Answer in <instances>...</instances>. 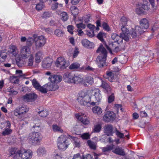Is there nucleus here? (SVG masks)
<instances>
[{
	"label": "nucleus",
	"mask_w": 159,
	"mask_h": 159,
	"mask_svg": "<svg viewBox=\"0 0 159 159\" xmlns=\"http://www.w3.org/2000/svg\"><path fill=\"white\" fill-rule=\"evenodd\" d=\"M41 134L38 132L34 131L30 133L27 137L28 142L33 145H38L42 139Z\"/></svg>",
	"instance_id": "f03ea898"
},
{
	"label": "nucleus",
	"mask_w": 159,
	"mask_h": 159,
	"mask_svg": "<svg viewBox=\"0 0 159 159\" xmlns=\"http://www.w3.org/2000/svg\"><path fill=\"white\" fill-rule=\"evenodd\" d=\"M115 74V72L114 71H107L106 72L107 76V78L109 81L111 82H113L115 80V77L116 76Z\"/></svg>",
	"instance_id": "6ab92c4d"
},
{
	"label": "nucleus",
	"mask_w": 159,
	"mask_h": 159,
	"mask_svg": "<svg viewBox=\"0 0 159 159\" xmlns=\"http://www.w3.org/2000/svg\"><path fill=\"white\" fill-rule=\"evenodd\" d=\"M8 91L10 93V94L16 95L18 93V92L15 90L13 88H10Z\"/></svg>",
	"instance_id": "69168bd1"
},
{
	"label": "nucleus",
	"mask_w": 159,
	"mask_h": 159,
	"mask_svg": "<svg viewBox=\"0 0 159 159\" xmlns=\"http://www.w3.org/2000/svg\"><path fill=\"white\" fill-rule=\"evenodd\" d=\"M9 51L14 56L16 57L18 53L17 49L16 47L14 46H11L9 48Z\"/></svg>",
	"instance_id": "c756f323"
},
{
	"label": "nucleus",
	"mask_w": 159,
	"mask_h": 159,
	"mask_svg": "<svg viewBox=\"0 0 159 159\" xmlns=\"http://www.w3.org/2000/svg\"><path fill=\"white\" fill-rule=\"evenodd\" d=\"M11 131L12 130L10 128H6L4 129L2 134L3 136L8 135L11 133Z\"/></svg>",
	"instance_id": "de8ad7c7"
},
{
	"label": "nucleus",
	"mask_w": 159,
	"mask_h": 159,
	"mask_svg": "<svg viewBox=\"0 0 159 159\" xmlns=\"http://www.w3.org/2000/svg\"><path fill=\"white\" fill-rule=\"evenodd\" d=\"M52 129L54 132L61 133H62L63 132V130L61 129V127L57 125H52Z\"/></svg>",
	"instance_id": "473e14b6"
},
{
	"label": "nucleus",
	"mask_w": 159,
	"mask_h": 159,
	"mask_svg": "<svg viewBox=\"0 0 159 159\" xmlns=\"http://www.w3.org/2000/svg\"><path fill=\"white\" fill-rule=\"evenodd\" d=\"M123 49V48L122 46H121L120 45H119V46H116L114 48L113 51L114 52H117L120 51Z\"/></svg>",
	"instance_id": "13d9d810"
},
{
	"label": "nucleus",
	"mask_w": 159,
	"mask_h": 159,
	"mask_svg": "<svg viewBox=\"0 0 159 159\" xmlns=\"http://www.w3.org/2000/svg\"><path fill=\"white\" fill-rule=\"evenodd\" d=\"M61 19L63 21H66L68 19L69 16L67 13L66 12H62L60 15Z\"/></svg>",
	"instance_id": "2f4dec72"
},
{
	"label": "nucleus",
	"mask_w": 159,
	"mask_h": 159,
	"mask_svg": "<svg viewBox=\"0 0 159 159\" xmlns=\"http://www.w3.org/2000/svg\"><path fill=\"white\" fill-rule=\"evenodd\" d=\"M107 56H103L99 55L97 57L96 61L97 64L99 67H103L107 66L106 62Z\"/></svg>",
	"instance_id": "9d476101"
},
{
	"label": "nucleus",
	"mask_w": 159,
	"mask_h": 159,
	"mask_svg": "<svg viewBox=\"0 0 159 159\" xmlns=\"http://www.w3.org/2000/svg\"><path fill=\"white\" fill-rule=\"evenodd\" d=\"M131 34L132 37L134 38L139 35L138 34L137 31L135 30L132 29V30L131 31Z\"/></svg>",
	"instance_id": "e2e57ef3"
},
{
	"label": "nucleus",
	"mask_w": 159,
	"mask_h": 159,
	"mask_svg": "<svg viewBox=\"0 0 159 159\" xmlns=\"http://www.w3.org/2000/svg\"><path fill=\"white\" fill-rule=\"evenodd\" d=\"M111 37L115 42H117L118 44H119V42L122 43L123 39L126 41H128L129 40V38L127 36H125L124 34H120L118 35L116 33H113L111 34Z\"/></svg>",
	"instance_id": "0eeeda50"
},
{
	"label": "nucleus",
	"mask_w": 159,
	"mask_h": 159,
	"mask_svg": "<svg viewBox=\"0 0 159 159\" xmlns=\"http://www.w3.org/2000/svg\"><path fill=\"white\" fill-rule=\"evenodd\" d=\"M113 126L111 125H107L105 126L104 130L106 134L108 136L112 135L113 132Z\"/></svg>",
	"instance_id": "2eb2a0df"
},
{
	"label": "nucleus",
	"mask_w": 159,
	"mask_h": 159,
	"mask_svg": "<svg viewBox=\"0 0 159 159\" xmlns=\"http://www.w3.org/2000/svg\"><path fill=\"white\" fill-rule=\"evenodd\" d=\"M32 84L33 86L36 90L39 89L41 85L39 82L35 79H33L32 81Z\"/></svg>",
	"instance_id": "c85d7f7f"
},
{
	"label": "nucleus",
	"mask_w": 159,
	"mask_h": 159,
	"mask_svg": "<svg viewBox=\"0 0 159 159\" xmlns=\"http://www.w3.org/2000/svg\"><path fill=\"white\" fill-rule=\"evenodd\" d=\"M16 74L18 75L17 76L18 78L22 77L24 78L25 76V74L23 73L22 71L21 70H16Z\"/></svg>",
	"instance_id": "3c124183"
},
{
	"label": "nucleus",
	"mask_w": 159,
	"mask_h": 159,
	"mask_svg": "<svg viewBox=\"0 0 159 159\" xmlns=\"http://www.w3.org/2000/svg\"><path fill=\"white\" fill-rule=\"evenodd\" d=\"M33 42V39L32 38L28 39L26 42V44L28 47L30 46Z\"/></svg>",
	"instance_id": "338daca9"
},
{
	"label": "nucleus",
	"mask_w": 159,
	"mask_h": 159,
	"mask_svg": "<svg viewBox=\"0 0 159 159\" xmlns=\"http://www.w3.org/2000/svg\"><path fill=\"white\" fill-rule=\"evenodd\" d=\"M67 138L66 136L62 135L59 137L58 139L57 146L61 150H65L69 144L67 142Z\"/></svg>",
	"instance_id": "20e7f679"
},
{
	"label": "nucleus",
	"mask_w": 159,
	"mask_h": 159,
	"mask_svg": "<svg viewBox=\"0 0 159 159\" xmlns=\"http://www.w3.org/2000/svg\"><path fill=\"white\" fill-rule=\"evenodd\" d=\"M51 16V13L49 12H45L43 14L42 16L43 18L46 19L50 17Z\"/></svg>",
	"instance_id": "4d7b16f0"
},
{
	"label": "nucleus",
	"mask_w": 159,
	"mask_h": 159,
	"mask_svg": "<svg viewBox=\"0 0 159 159\" xmlns=\"http://www.w3.org/2000/svg\"><path fill=\"white\" fill-rule=\"evenodd\" d=\"M53 60L50 58H45L42 62V67L46 69H49L52 65Z\"/></svg>",
	"instance_id": "f8f14e48"
},
{
	"label": "nucleus",
	"mask_w": 159,
	"mask_h": 159,
	"mask_svg": "<svg viewBox=\"0 0 159 159\" xmlns=\"http://www.w3.org/2000/svg\"><path fill=\"white\" fill-rule=\"evenodd\" d=\"M115 132L116 135L118 137L120 138H124V134L120 132L117 128L115 129Z\"/></svg>",
	"instance_id": "6e6d98bb"
},
{
	"label": "nucleus",
	"mask_w": 159,
	"mask_h": 159,
	"mask_svg": "<svg viewBox=\"0 0 159 159\" xmlns=\"http://www.w3.org/2000/svg\"><path fill=\"white\" fill-rule=\"evenodd\" d=\"M113 148V146L108 145L106 147L102 148V150L104 152L112 150Z\"/></svg>",
	"instance_id": "5fc2aeb1"
},
{
	"label": "nucleus",
	"mask_w": 159,
	"mask_h": 159,
	"mask_svg": "<svg viewBox=\"0 0 159 159\" xmlns=\"http://www.w3.org/2000/svg\"><path fill=\"white\" fill-rule=\"evenodd\" d=\"M73 82L75 84H78L81 83L83 84V78L81 77L80 75H74L73 79Z\"/></svg>",
	"instance_id": "a878e982"
},
{
	"label": "nucleus",
	"mask_w": 159,
	"mask_h": 159,
	"mask_svg": "<svg viewBox=\"0 0 159 159\" xmlns=\"http://www.w3.org/2000/svg\"><path fill=\"white\" fill-rule=\"evenodd\" d=\"M29 47L27 46H22L20 50V52L21 56L23 57H26L27 56V54L30 52Z\"/></svg>",
	"instance_id": "a211bd4d"
},
{
	"label": "nucleus",
	"mask_w": 159,
	"mask_h": 159,
	"mask_svg": "<svg viewBox=\"0 0 159 159\" xmlns=\"http://www.w3.org/2000/svg\"><path fill=\"white\" fill-rule=\"evenodd\" d=\"M93 112L98 115L100 114L102 112V110L101 108L98 106H95L92 108Z\"/></svg>",
	"instance_id": "cd10ccee"
},
{
	"label": "nucleus",
	"mask_w": 159,
	"mask_h": 159,
	"mask_svg": "<svg viewBox=\"0 0 159 159\" xmlns=\"http://www.w3.org/2000/svg\"><path fill=\"white\" fill-rule=\"evenodd\" d=\"M101 125L100 124H98L94 125V129H93V131L94 132L98 133L101 131Z\"/></svg>",
	"instance_id": "ea45409f"
},
{
	"label": "nucleus",
	"mask_w": 159,
	"mask_h": 159,
	"mask_svg": "<svg viewBox=\"0 0 159 159\" xmlns=\"http://www.w3.org/2000/svg\"><path fill=\"white\" fill-rule=\"evenodd\" d=\"M140 25L143 29H146L149 27V22L148 20L144 18L141 19L139 22Z\"/></svg>",
	"instance_id": "412c9836"
},
{
	"label": "nucleus",
	"mask_w": 159,
	"mask_h": 159,
	"mask_svg": "<svg viewBox=\"0 0 159 159\" xmlns=\"http://www.w3.org/2000/svg\"><path fill=\"white\" fill-rule=\"evenodd\" d=\"M34 58L32 57H30L29 59L28 62V65L29 66H32L33 65Z\"/></svg>",
	"instance_id": "774afa93"
},
{
	"label": "nucleus",
	"mask_w": 159,
	"mask_h": 159,
	"mask_svg": "<svg viewBox=\"0 0 159 159\" xmlns=\"http://www.w3.org/2000/svg\"><path fill=\"white\" fill-rule=\"evenodd\" d=\"M29 108L25 105L19 106L14 111V115L21 118L23 114L26 113L29 111Z\"/></svg>",
	"instance_id": "423d86ee"
},
{
	"label": "nucleus",
	"mask_w": 159,
	"mask_h": 159,
	"mask_svg": "<svg viewBox=\"0 0 159 159\" xmlns=\"http://www.w3.org/2000/svg\"><path fill=\"white\" fill-rule=\"evenodd\" d=\"M46 85L48 91H54L59 88L58 85L51 82L48 83Z\"/></svg>",
	"instance_id": "f3484780"
},
{
	"label": "nucleus",
	"mask_w": 159,
	"mask_h": 159,
	"mask_svg": "<svg viewBox=\"0 0 159 159\" xmlns=\"http://www.w3.org/2000/svg\"><path fill=\"white\" fill-rule=\"evenodd\" d=\"M54 34L57 36L61 37L63 36L64 32L59 29H56L54 32Z\"/></svg>",
	"instance_id": "c9c22d12"
},
{
	"label": "nucleus",
	"mask_w": 159,
	"mask_h": 159,
	"mask_svg": "<svg viewBox=\"0 0 159 159\" xmlns=\"http://www.w3.org/2000/svg\"><path fill=\"white\" fill-rule=\"evenodd\" d=\"M115 97L113 93H112L110 96H109L108 97V102L111 103L114 101Z\"/></svg>",
	"instance_id": "bf43d9fd"
},
{
	"label": "nucleus",
	"mask_w": 159,
	"mask_h": 159,
	"mask_svg": "<svg viewBox=\"0 0 159 159\" xmlns=\"http://www.w3.org/2000/svg\"><path fill=\"white\" fill-rule=\"evenodd\" d=\"M91 98L88 95L86 92L85 91H81L79 94V96L77 99L78 102L82 105H86L88 103L90 104L94 105L95 104L94 102H90Z\"/></svg>",
	"instance_id": "7ed1b4c3"
},
{
	"label": "nucleus",
	"mask_w": 159,
	"mask_h": 159,
	"mask_svg": "<svg viewBox=\"0 0 159 159\" xmlns=\"http://www.w3.org/2000/svg\"><path fill=\"white\" fill-rule=\"evenodd\" d=\"M35 44L37 48H40L44 46L46 42V39L44 36L41 35L34 39Z\"/></svg>",
	"instance_id": "1a4fd4ad"
},
{
	"label": "nucleus",
	"mask_w": 159,
	"mask_h": 159,
	"mask_svg": "<svg viewBox=\"0 0 159 159\" xmlns=\"http://www.w3.org/2000/svg\"><path fill=\"white\" fill-rule=\"evenodd\" d=\"M112 152L115 154L120 156H124L125 155V153L124 149L119 146L116 147Z\"/></svg>",
	"instance_id": "aec40b11"
},
{
	"label": "nucleus",
	"mask_w": 159,
	"mask_h": 159,
	"mask_svg": "<svg viewBox=\"0 0 159 159\" xmlns=\"http://www.w3.org/2000/svg\"><path fill=\"white\" fill-rule=\"evenodd\" d=\"M126 25H119V27L120 28L122 32L121 34H124L125 36H127L128 38H129V35H130L129 30L127 29L126 27Z\"/></svg>",
	"instance_id": "5701e85b"
},
{
	"label": "nucleus",
	"mask_w": 159,
	"mask_h": 159,
	"mask_svg": "<svg viewBox=\"0 0 159 159\" xmlns=\"http://www.w3.org/2000/svg\"><path fill=\"white\" fill-rule=\"evenodd\" d=\"M44 5L42 3H39L36 6V9L38 11L41 10L44 7Z\"/></svg>",
	"instance_id": "680f3d73"
},
{
	"label": "nucleus",
	"mask_w": 159,
	"mask_h": 159,
	"mask_svg": "<svg viewBox=\"0 0 159 159\" xmlns=\"http://www.w3.org/2000/svg\"><path fill=\"white\" fill-rule=\"evenodd\" d=\"M80 66V65L77 62L71 64L69 67L70 69H76L78 68Z\"/></svg>",
	"instance_id": "8fccbe9b"
},
{
	"label": "nucleus",
	"mask_w": 159,
	"mask_h": 159,
	"mask_svg": "<svg viewBox=\"0 0 159 159\" xmlns=\"http://www.w3.org/2000/svg\"><path fill=\"white\" fill-rule=\"evenodd\" d=\"M55 66L61 70L65 69L70 65L69 62L66 61L64 57H60L57 58L55 63Z\"/></svg>",
	"instance_id": "39448f33"
},
{
	"label": "nucleus",
	"mask_w": 159,
	"mask_h": 159,
	"mask_svg": "<svg viewBox=\"0 0 159 159\" xmlns=\"http://www.w3.org/2000/svg\"><path fill=\"white\" fill-rule=\"evenodd\" d=\"M101 86L107 92L109 93L111 90V88L109 84L105 81L102 80V84Z\"/></svg>",
	"instance_id": "bb28decb"
},
{
	"label": "nucleus",
	"mask_w": 159,
	"mask_h": 159,
	"mask_svg": "<svg viewBox=\"0 0 159 159\" xmlns=\"http://www.w3.org/2000/svg\"><path fill=\"white\" fill-rule=\"evenodd\" d=\"M38 113L39 116L43 117H46L48 114V111L44 109L39 111Z\"/></svg>",
	"instance_id": "a19ab883"
},
{
	"label": "nucleus",
	"mask_w": 159,
	"mask_h": 159,
	"mask_svg": "<svg viewBox=\"0 0 159 159\" xmlns=\"http://www.w3.org/2000/svg\"><path fill=\"white\" fill-rule=\"evenodd\" d=\"M142 7L144 10H148L150 9L149 3L146 1H143L142 5Z\"/></svg>",
	"instance_id": "f704fd0d"
},
{
	"label": "nucleus",
	"mask_w": 159,
	"mask_h": 159,
	"mask_svg": "<svg viewBox=\"0 0 159 159\" xmlns=\"http://www.w3.org/2000/svg\"><path fill=\"white\" fill-rule=\"evenodd\" d=\"M96 52L97 53L101 52V54L100 55L103 56H107V51L102 44L100 45L97 50Z\"/></svg>",
	"instance_id": "4be33fe9"
},
{
	"label": "nucleus",
	"mask_w": 159,
	"mask_h": 159,
	"mask_svg": "<svg viewBox=\"0 0 159 159\" xmlns=\"http://www.w3.org/2000/svg\"><path fill=\"white\" fill-rule=\"evenodd\" d=\"M42 53L40 52H39L35 54V61L36 63H38L41 61V56Z\"/></svg>",
	"instance_id": "e433bc0d"
},
{
	"label": "nucleus",
	"mask_w": 159,
	"mask_h": 159,
	"mask_svg": "<svg viewBox=\"0 0 159 159\" xmlns=\"http://www.w3.org/2000/svg\"><path fill=\"white\" fill-rule=\"evenodd\" d=\"M93 83V78L90 76L86 77L83 80V84L85 86L91 85Z\"/></svg>",
	"instance_id": "dca6fc26"
},
{
	"label": "nucleus",
	"mask_w": 159,
	"mask_h": 159,
	"mask_svg": "<svg viewBox=\"0 0 159 159\" xmlns=\"http://www.w3.org/2000/svg\"><path fill=\"white\" fill-rule=\"evenodd\" d=\"M10 82L12 83L17 84L18 83L19 81L17 76H12L10 78Z\"/></svg>",
	"instance_id": "603ef678"
},
{
	"label": "nucleus",
	"mask_w": 159,
	"mask_h": 159,
	"mask_svg": "<svg viewBox=\"0 0 159 159\" xmlns=\"http://www.w3.org/2000/svg\"><path fill=\"white\" fill-rule=\"evenodd\" d=\"M115 115L112 111H107L104 115L103 119L106 122L113 121L115 119Z\"/></svg>",
	"instance_id": "9b49d317"
},
{
	"label": "nucleus",
	"mask_w": 159,
	"mask_h": 159,
	"mask_svg": "<svg viewBox=\"0 0 159 159\" xmlns=\"http://www.w3.org/2000/svg\"><path fill=\"white\" fill-rule=\"evenodd\" d=\"M16 63L19 67H22L24 64L23 60L20 58H17L16 59Z\"/></svg>",
	"instance_id": "a18cd8bd"
},
{
	"label": "nucleus",
	"mask_w": 159,
	"mask_h": 159,
	"mask_svg": "<svg viewBox=\"0 0 159 159\" xmlns=\"http://www.w3.org/2000/svg\"><path fill=\"white\" fill-rule=\"evenodd\" d=\"M37 90L43 93H47L48 91L46 87V84L44 85L42 87L40 86L39 87V89H38Z\"/></svg>",
	"instance_id": "09e8293b"
},
{
	"label": "nucleus",
	"mask_w": 159,
	"mask_h": 159,
	"mask_svg": "<svg viewBox=\"0 0 159 159\" xmlns=\"http://www.w3.org/2000/svg\"><path fill=\"white\" fill-rule=\"evenodd\" d=\"M53 157L54 159H61L62 156L59 152H55L53 154Z\"/></svg>",
	"instance_id": "864d4df0"
},
{
	"label": "nucleus",
	"mask_w": 159,
	"mask_h": 159,
	"mask_svg": "<svg viewBox=\"0 0 159 159\" xmlns=\"http://www.w3.org/2000/svg\"><path fill=\"white\" fill-rule=\"evenodd\" d=\"M78 118L83 124L85 125H88L89 123V120L84 117H82L80 116Z\"/></svg>",
	"instance_id": "72a5a7b5"
},
{
	"label": "nucleus",
	"mask_w": 159,
	"mask_h": 159,
	"mask_svg": "<svg viewBox=\"0 0 159 159\" xmlns=\"http://www.w3.org/2000/svg\"><path fill=\"white\" fill-rule=\"evenodd\" d=\"M158 0H149L153 10H156L157 8Z\"/></svg>",
	"instance_id": "4c0bfd02"
},
{
	"label": "nucleus",
	"mask_w": 159,
	"mask_h": 159,
	"mask_svg": "<svg viewBox=\"0 0 159 159\" xmlns=\"http://www.w3.org/2000/svg\"><path fill=\"white\" fill-rule=\"evenodd\" d=\"M46 151L45 148L43 147L39 148L37 150V152L39 155H43L46 153Z\"/></svg>",
	"instance_id": "49530a36"
},
{
	"label": "nucleus",
	"mask_w": 159,
	"mask_h": 159,
	"mask_svg": "<svg viewBox=\"0 0 159 159\" xmlns=\"http://www.w3.org/2000/svg\"><path fill=\"white\" fill-rule=\"evenodd\" d=\"M144 29H143L141 26H137L135 27V30L137 32L138 34H140L143 33L144 31L143 30Z\"/></svg>",
	"instance_id": "37998d69"
},
{
	"label": "nucleus",
	"mask_w": 159,
	"mask_h": 159,
	"mask_svg": "<svg viewBox=\"0 0 159 159\" xmlns=\"http://www.w3.org/2000/svg\"><path fill=\"white\" fill-rule=\"evenodd\" d=\"M120 21V22L119 24V25H126L128 20L126 17L123 16L121 18Z\"/></svg>",
	"instance_id": "79ce46f5"
},
{
	"label": "nucleus",
	"mask_w": 159,
	"mask_h": 159,
	"mask_svg": "<svg viewBox=\"0 0 159 159\" xmlns=\"http://www.w3.org/2000/svg\"><path fill=\"white\" fill-rule=\"evenodd\" d=\"M74 77L70 73H66L64 75V78L66 81L72 83L73 82Z\"/></svg>",
	"instance_id": "b1692460"
},
{
	"label": "nucleus",
	"mask_w": 159,
	"mask_h": 159,
	"mask_svg": "<svg viewBox=\"0 0 159 159\" xmlns=\"http://www.w3.org/2000/svg\"><path fill=\"white\" fill-rule=\"evenodd\" d=\"M87 143L90 148L94 150L96 149L97 147V143L96 142H94L91 140H88L87 141Z\"/></svg>",
	"instance_id": "7c9ffc66"
},
{
	"label": "nucleus",
	"mask_w": 159,
	"mask_h": 159,
	"mask_svg": "<svg viewBox=\"0 0 159 159\" xmlns=\"http://www.w3.org/2000/svg\"><path fill=\"white\" fill-rule=\"evenodd\" d=\"M50 82L54 84H57L60 82L62 79V76L57 75H53L49 77Z\"/></svg>",
	"instance_id": "4468645a"
},
{
	"label": "nucleus",
	"mask_w": 159,
	"mask_h": 159,
	"mask_svg": "<svg viewBox=\"0 0 159 159\" xmlns=\"http://www.w3.org/2000/svg\"><path fill=\"white\" fill-rule=\"evenodd\" d=\"M106 34L105 33L101 32L98 34L97 37L102 42H103L104 41L103 38L106 37Z\"/></svg>",
	"instance_id": "c03bdc74"
},
{
	"label": "nucleus",
	"mask_w": 159,
	"mask_h": 159,
	"mask_svg": "<svg viewBox=\"0 0 159 159\" xmlns=\"http://www.w3.org/2000/svg\"><path fill=\"white\" fill-rule=\"evenodd\" d=\"M81 137L84 139H88L90 138V135L88 133H85L82 134Z\"/></svg>",
	"instance_id": "052dcab7"
},
{
	"label": "nucleus",
	"mask_w": 159,
	"mask_h": 159,
	"mask_svg": "<svg viewBox=\"0 0 159 159\" xmlns=\"http://www.w3.org/2000/svg\"><path fill=\"white\" fill-rule=\"evenodd\" d=\"M2 125L6 126V128H10L11 127V124L9 121L7 120L1 124Z\"/></svg>",
	"instance_id": "0e129e2a"
},
{
	"label": "nucleus",
	"mask_w": 159,
	"mask_h": 159,
	"mask_svg": "<svg viewBox=\"0 0 159 159\" xmlns=\"http://www.w3.org/2000/svg\"><path fill=\"white\" fill-rule=\"evenodd\" d=\"M38 96L34 93H31L23 96L22 98L25 101L34 102L37 99Z\"/></svg>",
	"instance_id": "6e6552de"
},
{
	"label": "nucleus",
	"mask_w": 159,
	"mask_h": 159,
	"mask_svg": "<svg viewBox=\"0 0 159 159\" xmlns=\"http://www.w3.org/2000/svg\"><path fill=\"white\" fill-rule=\"evenodd\" d=\"M81 43L84 47L88 48H92L94 47V43L89 41L87 39H82Z\"/></svg>",
	"instance_id": "ddd939ff"
},
{
	"label": "nucleus",
	"mask_w": 159,
	"mask_h": 159,
	"mask_svg": "<svg viewBox=\"0 0 159 159\" xmlns=\"http://www.w3.org/2000/svg\"><path fill=\"white\" fill-rule=\"evenodd\" d=\"M69 136L71 139H73L75 147H79L80 146V144L79 139L77 138L74 137L70 135H69Z\"/></svg>",
	"instance_id": "58836bf2"
},
{
	"label": "nucleus",
	"mask_w": 159,
	"mask_h": 159,
	"mask_svg": "<svg viewBox=\"0 0 159 159\" xmlns=\"http://www.w3.org/2000/svg\"><path fill=\"white\" fill-rule=\"evenodd\" d=\"M11 155L15 159L21 157L23 159H29L32 157V153L30 150L25 151L23 149L20 150L17 148H11L10 151Z\"/></svg>",
	"instance_id": "f257e3e1"
},
{
	"label": "nucleus",
	"mask_w": 159,
	"mask_h": 159,
	"mask_svg": "<svg viewBox=\"0 0 159 159\" xmlns=\"http://www.w3.org/2000/svg\"><path fill=\"white\" fill-rule=\"evenodd\" d=\"M93 93L96 101L95 102L96 103V102L100 101L102 98V96L100 93V90L98 89L95 90L94 91Z\"/></svg>",
	"instance_id": "393cba45"
}]
</instances>
